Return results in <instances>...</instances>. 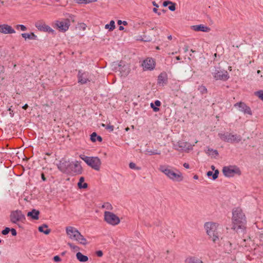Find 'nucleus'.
I'll return each instance as SVG.
<instances>
[{"mask_svg":"<svg viewBox=\"0 0 263 263\" xmlns=\"http://www.w3.org/2000/svg\"><path fill=\"white\" fill-rule=\"evenodd\" d=\"M129 167L130 168L135 170H140L141 169L140 167L137 166L136 164L134 162H130L129 164Z\"/></svg>","mask_w":263,"mask_h":263,"instance_id":"58836bf2","label":"nucleus"},{"mask_svg":"<svg viewBox=\"0 0 263 263\" xmlns=\"http://www.w3.org/2000/svg\"><path fill=\"white\" fill-rule=\"evenodd\" d=\"M96 254L98 257H102L103 255V252L101 250L96 251Z\"/></svg>","mask_w":263,"mask_h":263,"instance_id":"09e8293b","label":"nucleus"},{"mask_svg":"<svg viewBox=\"0 0 263 263\" xmlns=\"http://www.w3.org/2000/svg\"><path fill=\"white\" fill-rule=\"evenodd\" d=\"M119 30H123L124 29V28L122 26H120L119 27Z\"/></svg>","mask_w":263,"mask_h":263,"instance_id":"052dcab7","label":"nucleus"},{"mask_svg":"<svg viewBox=\"0 0 263 263\" xmlns=\"http://www.w3.org/2000/svg\"><path fill=\"white\" fill-rule=\"evenodd\" d=\"M41 178L43 181H45L46 180V178L45 175L43 173H42L41 174Z\"/></svg>","mask_w":263,"mask_h":263,"instance_id":"5fc2aeb1","label":"nucleus"},{"mask_svg":"<svg viewBox=\"0 0 263 263\" xmlns=\"http://www.w3.org/2000/svg\"><path fill=\"white\" fill-rule=\"evenodd\" d=\"M168 9L171 11H174L176 10V4L171 2L168 6Z\"/></svg>","mask_w":263,"mask_h":263,"instance_id":"a19ab883","label":"nucleus"},{"mask_svg":"<svg viewBox=\"0 0 263 263\" xmlns=\"http://www.w3.org/2000/svg\"><path fill=\"white\" fill-rule=\"evenodd\" d=\"M8 110L9 111L10 116L11 117H13L14 116L13 111L11 109L10 107L8 108Z\"/></svg>","mask_w":263,"mask_h":263,"instance_id":"864d4df0","label":"nucleus"},{"mask_svg":"<svg viewBox=\"0 0 263 263\" xmlns=\"http://www.w3.org/2000/svg\"><path fill=\"white\" fill-rule=\"evenodd\" d=\"M159 170L163 173L170 179H171L173 171L169 169L167 166L165 165H160Z\"/></svg>","mask_w":263,"mask_h":263,"instance_id":"4be33fe9","label":"nucleus"},{"mask_svg":"<svg viewBox=\"0 0 263 263\" xmlns=\"http://www.w3.org/2000/svg\"><path fill=\"white\" fill-rule=\"evenodd\" d=\"M40 212L36 209H32L31 211L28 212L27 216L30 217L33 220H38Z\"/></svg>","mask_w":263,"mask_h":263,"instance_id":"412c9836","label":"nucleus"},{"mask_svg":"<svg viewBox=\"0 0 263 263\" xmlns=\"http://www.w3.org/2000/svg\"><path fill=\"white\" fill-rule=\"evenodd\" d=\"M104 220L107 223L113 226L118 224L120 221L119 218L116 214L108 211L104 213Z\"/></svg>","mask_w":263,"mask_h":263,"instance_id":"0eeeda50","label":"nucleus"},{"mask_svg":"<svg viewBox=\"0 0 263 263\" xmlns=\"http://www.w3.org/2000/svg\"><path fill=\"white\" fill-rule=\"evenodd\" d=\"M152 4L154 6H155V8H158L159 7V5L156 3V2L155 1H153L152 2Z\"/></svg>","mask_w":263,"mask_h":263,"instance_id":"4d7b16f0","label":"nucleus"},{"mask_svg":"<svg viewBox=\"0 0 263 263\" xmlns=\"http://www.w3.org/2000/svg\"><path fill=\"white\" fill-rule=\"evenodd\" d=\"M10 230H11L10 228L6 227V228H5L4 230H3L2 231V234L3 235H6L8 234L9 233Z\"/></svg>","mask_w":263,"mask_h":263,"instance_id":"c03bdc74","label":"nucleus"},{"mask_svg":"<svg viewBox=\"0 0 263 263\" xmlns=\"http://www.w3.org/2000/svg\"><path fill=\"white\" fill-rule=\"evenodd\" d=\"M234 106H238L239 108V110L243 112L245 114H248L250 115H252L251 109L249 106H248L245 103L242 102H237L235 104Z\"/></svg>","mask_w":263,"mask_h":263,"instance_id":"4468645a","label":"nucleus"},{"mask_svg":"<svg viewBox=\"0 0 263 263\" xmlns=\"http://www.w3.org/2000/svg\"><path fill=\"white\" fill-rule=\"evenodd\" d=\"M191 28L195 31H202L204 32H208L211 30L209 27L203 24L192 26Z\"/></svg>","mask_w":263,"mask_h":263,"instance_id":"6ab92c4d","label":"nucleus"},{"mask_svg":"<svg viewBox=\"0 0 263 263\" xmlns=\"http://www.w3.org/2000/svg\"><path fill=\"white\" fill-rule=\"evenodd\" d=\"M167 39H168V40H171L172 39V35H168V36H167Z\"/></svg>","mask_w":263,"mask_h":263,"instance_id":"0e129e2a","label":"nucleus"},{"mask_svg":"<svg viewBox=\"0 0 263 263\" xmlns=\"http://www.w3.org/2000/svg\"><path fill=\"white\" fill-rule=\"evenodd\" d=\"M80 158L83 160L87 164H88L89 161L91 157H88L84 155H81L80 156Z\"/></svg>","mask_w":263,"mask_h":263,"instance_id":"4c0bfd02","label":"nucleus"},{"mask_svg":"<svg viewBox=\"0 0 263 263\" xmlns=\"http://www.w3.org/2000/svg\"><path fill=\"white\" fill-rule=\"evenodd\" d=\"M184 263H203L200 259L196 257H190L185 260Z\"/></svg>","mask_w":263,"mask_h":263,"instance_id":"bb28decb","label":"nucleus"},{"mask_svg":"<svg viewBox=\"0 0 263 263\" xmlns=\"http://www.w3.org/2000/svg\"><path fill=\"white\" fill-rule=\"evenodd\" d=\"M90 76V73L88 71L79 70L77 75L78 83L83 85L90 82L91 81Z\"/></svg>","mask_w":263,"mask_h":263,"instance_id":"423d86ee","label":"nucleus"},{"mask_svg":"<svg viewBox=\"0 0 263 263\" xmlns=\"http://www.w3.org/2000/svg\"><path fill=\"white\" fill-rule=\"evenodd\" d=\"M117 23L119 25H121V24H123V25H127L128 24L127 22L125 21H121V20H118L117 22Z\"/></svg>","mask_w":263,"mask_h":263,"instance_id":"49530a36","label":"nucleus"},{"mask_svg":"<svg viewBox=\"0 0 263 263\" xmlns=\"http://www.w3.org/2000/svg\"><path fill=\"white\" fill-rule=\"evenodd\" d=\"M198 90L200 91L201 95L205 94L208 92L206 88L203 85L199 86L198 88Z\"/></svg>","mask_w":263,"mask_h":263,"instance_id":"c9c22d12","label":"nucleus"},{"mask_svg":"<svg viewBox=\"0 0 263 263\" xmlns=\"http://www.w3.org/2000/svg\"><path fill=\"white\" fill-rule=\"evenodd\" d=\"M183 166L186 168H190V165L187 163H184L183 164Z\"/></svg>","mask_w":263,"mask_h":263,"instance_id":"6e6d98bb","label":"nucleus"},{"mask_svg":"<svg viewBox=\"0 0 263 263\" xmlns=\"http://www.w3.org/2000/svg\"><path fill=\"white\" fill-rule=\"evenodd\" d=\"M10 220L13 223H16L18 221L23 222L26 220L24 214L21 210H15L11 212L10 215Z\"/></svg>","mask_w":263,"mask_h":263,"instance_id":"6e6552de","label":"nucleus"},{"mask_svg":"<svg viewBox=\"0 0 263 263\" xmlns=\"http://www.w3.org/2000/svg\"><path fill=\"white\" fill-rule=\"evenodd\" d=\"M87 165L96 171H99L101 165V161L98 157H91Z\"/></svg>","mask_w":263,"mask_h":263,"instance_id":"f8f14e48","label":"nucleus"},{"mask_svg":"<svg viewBox=\"0 0 263 263\" xmlns=\"http://www.w3.org/2000/svg\"><path fill=\"white\" fill-rule=\"evenodd\" d=\"M211 168H212V170L213 171H215V166H214V165H212V166H211Z\"/></svg>","mask_w":263,"mask_h":263,"instance_id":"338daca9","label":"nucleus"},{"mask_svg":"<svg viewBox=\"0 0 263 263\" xmlns=\"http://www.w3.org/2000/svg\"><path fill=\"white\" fill-rule=\"evenodd\" d=\"M97 0H83V2H81V3L87 4L92 2H97Z\"/></svg>","mask_w":263,"mask_h":263,"instance_id":"3c124183","label":"nucleus"},{"mask_svg":"<svg viewBox=\"0 0 263 263\" xmlns=\"http://www.w3.org/2000/svg\"><path fill=\"white\" fill-rule=\"evenodd\" d=\"M218 136L223 141L229 143H238L241 140V137L239 135L236 134L233 135L232 134L226 133L224 134L219 133Z\"/></svg>","mask_w":263,"mask_h":263,"instance_id":"20e7f679","label":"nucleus"},{"mask_svg":"<svg viewBox=\"0 0 263 263\" xmlns=\"http://www.w3.org/2000/svg\"><path fill=\"white\" fill-rule=\"evenodd\" d=\"M28 107V105L27 104H25L23 107L22 108L25 109V110H26Z\"/></svg>","mask_w":263,"mask_h":263,"instance_id":"13d9d810","label":"nucleus"},{"mask_svg":"<svg viewBox=\"0 0 263 263\" xmlns=\"http://www.w3.org/2000/svg\"><path fill=\"white\" fill-rule=\"evenodd\" d=\"M145 152L148 154L149 155H160L161 152L160 151H158L157 149L152 151L148 149H146Z\"/></svg>","mask_w":263,"mask_h":263,"instance_id":"f704fd0d","label":"nucleus"},{"mask_svg":"<svg viewBox=\"0 0 263 263\" xmlns=\"http://www.w3.org/2000/svg\"><path fill=\"white\" fill-rule=\"evenodd\" d=\"M218 226L216 223L214 222H206L204 224V228L207 234L214 243H216L219 239V235L217 231Z\"/></svg>","mask_w":263,"mask_h":263,"instance_id":"7ed1b4c3","label":"nucleus"},{"mask_svg":"<svg viewBox=\"0 0 263 263\" xmlns=\"http://www.w3.org/2000/svg\"><path fill=\"white\" fill-rule=\"evenodd\" d=\"M57 166L61 172L67 175L74 176L82 173V167L80 162L78 161L71 162L69 160L62 159L57 164Z\"/></svg>","mask_w":263,"mask_h":263,"instance_id":"f257e3e1","label":"nucleus"},{"mask_svg":"<svg viewBox=\"0 0 263 263\" xmlns=\"http://www.w3.org/2000/svg\"><path fill=\"white\" fill-rule=\"evenodd\" d=\"M11 230H10V231L11 232V234L12 236H15L17 234V232H16V231L15 229L14 228H11L10 229Z\"/></svg>","mask_w":263,"mask_h":263,"instance_id":"de8ad7c7","label":"nucleus"},{"mask_svg":"<svg viewBox=\"0 0 263 263\" xmlns=\"http://www.w3.org/2000/svg\"><path fill=\"white\" fill-rule=\"evenodd\" d=\"M161 104V102L159 100H157L154 102V103H151V107L153 108L154 111L157 112L160 110L158 107L160 106Z\"/></svg>","mask_w":263,"mask_h":263,"instance_id":"c756f323","label":"nucleus"},{"mask_svg":"<svg viewBox=\"0 0 263 263\" xmlns=\"http://www.w3.org/2000/svg\"><path fill=\"white\" fill-rule=\"evenodd\" d=\"M19 27H20V29L22 31H26L27 30V27L24 25H20Z\"/></svg>","mask_w":263,"mask_h":263,"instance_id":"603ef678","label":"nucleus"},{"mask_svg":"<svg viewBox=\"0 0 263 263\" xmlns=\"http://www.w3.org/2000/svg\"><path fill=\"white\" fill-rule=\"evenodd\" d=\"M55 25L59 30L63 32L66 31L70 25V22L69 19H64L62 21H57Z\"/></svg>","mask_w":263,"mask_h":263,"instance_id":"9b49d317","label":"nucleus"},{"mask_svg":"<svg viewBox=\"0 0 263 263\" xmlns=\"http://www.w3.org/2000/svg\"><path fill=\"white\" fill-rule=\"evenodd\" d=\"M184 52H187L188 51V46H185L184 48Z\"/></svg>","mask_w":263,"mask_h":263,"instance_id":"680f3d73","label":"nucleus"},{"mask_svg":"<svg viewBox=\"0 0 263 263\" xmlns=\"http://www.w3.org/2000/svg\"><path fill=\"white\" fill-rule=\"evenodd\" d=\"M119 71L120 72V74L122 77H126L130 72V68L128 66L124 65H122L121 64H119Z\"/></svg>","mask_w":263,"mask_h":263,"instance_id":"aec40b11","label":"nucleus"},{"mask_svg":"<svg viewBox=\"0 0 263 263\" xmlns=\"http://www.w3.org/2000/svg\"><path fill=\"white\" fill-rule=\"evenodd\" d=\"M178 173H176L174 171L172 172L171 180L175 181L180 182L183 180V177L181 172L177 170Z\"/></svg>","mask_w":263,"mask_h":263,"instance_id":"b1692460","label":"nucleus"},{"mask_svg":"<svg viewBox=\"0 0 263 263\" xmlns=\"http://www.w3.org/2000/svg\"><path fill=\"white\" fill-rule=\"evenodd\" d=\"M168 77L166 72H162L158 76L157 84L163 86L167 83Z\"/></svg>","mask_w":263,"mask_h":263,"instance_id":"dca6fc26","label":"nucleus"},{"mask_svg":"<svg viewBox=\"0 0 263 263\" xmlns=\"http://www.w3.org/2000/svg\"><path fill=\"white\" fill-rule=\"evenodd\" d=\"M106 29H108L109 31H112L115 28V22L111 20L109 24H106L105 26Z\"/></svg>","mask_w":263,"mask_h":263,"instance_id":"72a5a7b5","label":"nucleus"},{"mask_svg":"<svg viewBox=\"0 0 263 263\" xmlns=\"http://www.w3.org/2000/svg\"><path fill=\"white\" fill-rule=\"evenodd\" d=\"M142 66L144 70H152L155 67V61L153 58H147L143 61Z\"/></svg>","mask_w":263,"mask_h":263,"instance_id":"2eb2a0df","label":"nucleus"},{"mask_svg":"<svg viewBox=\"0 0 263 263\" xmlns=\"http://www.w3.org/2000/svg\"><path fill=\"white\" fill-rule=\"evenodd\" d=\"M48 227L47 224H43L38 228V230L40 232L43 233L45 235H48L51 232V230L50 229H48Z\"/></svg>","mask_w":263,"mask_h":263,"instance_id":"393cba45","label":"nucleus"},{"mask_svg":"<svg viewBox=\"0 0 263 263\" xmlns=\"http://www.w3.org/2000/svg\"><path fill=\"white\" fill-rule=\"evenodd\" d=\"M35 26L40 31L48 32V33H52V34L55 33V32L53 29H52L49 26L46 25L44 23L41 22H36L35 24Z\"/></svg>","mask_w":263,"mask_h":263,"instance_id":"ddd939ff","label":"nucleus"},{"mask_svg":"<svg viewBox=\"0 0 263 263\" xmlns=\"http://www.w3.org/2000/svg\"><path fill=\"white\" fill-rule=\"evenodd\" d=\"M193 178L194 179H198V176L197 175H195L194 176Z\"/></svg>","mask_w":263,"mask_h":263,"instance_id":"e2e57ef3","label":"nucleus"},{"mask_svg":"<svg viewBox=\"0 0 263 263\" xmlns=\"http://www.w3.org/2000/svg\"><path fill=\"white\" fill-rule=\"evenodd\" d=\"M66 232L69 238L71 239L73 235H75L77 232H79L78 230L76 228L71 226H68L66 228Z\"/></svg>","mask_w":263,"mask_h":263,"instance_id":"5701e85b","label":"nucleus"},{"mask_svg":"<svg viewBox=\"0 0 263 263\" xmlns=\"http://www.w3.org/2000/svg\"><path fill=\"white\" fill-rule=\"evenodd\" d=\"M213 76L216 80H221L223 81L228 80L230 78L228 71L226 70H221L220 68L215 69V71L213 72Z\"/></svg>","mask_w":263,"mask_h":263,"instance_id":"1a4fd4ad","label":"nucleus"},{"mask_svg":"<svg viewBox=\"0 0 263 263\" xmlns=\"http://www.w3.org/2000/svg\"><path fill=\"white\" fill-rule=\"evenodd\" d=\"M20 25H17L16 26H15V28L17 30H19L20 29V27H19Z\"/></svg>","mask_w":263,"mask_h":263,"instance_id":"69168bd1","label":"nucleus"},{"mask_svg":"<svg viewBox=\"0 0 263 263\" xmlns=\"http://www.w3.org/2000/svg\"><path fill=\"white\" fill-rule=\"evenodd\" d=\"M0 32L4 34L14 33L15 31L11 26L7 24L0 25Z\"/></svg>","mask_w":263,"mask_h":263,"instance_id":"a211bd4d","label":"nucleus"},{"mask_svg":"<svg viewBox=\"0 0 263 263\" xmlns=\"http://www.w3.org/2000/svg\"><path fill=\"white\" fill-rule=\"evenodd\" d=\"M205 153L208 155L217 156L219 155L218 152L217 150H214L212 148H211L209 147L206 148V149L205 150Z\"/></svg>","mask_w":263,"mask_h":263,"instance_id":"2f4dec72","label":"nucleus"},{"mask_svg":"<svg viewBox=\"0 0 263 263\" xmlns=\"http://www.w3.org/2000/svg\"><path fill=\"white\" fill-rule=\"evenodd\" d=\"M67 245L68 246H69V247L71 249H73L74 251H78L80 249L79 247H78L77 246H76V245H74V244H73L72 243H71V242H68L67 243Z\"/></svg>","mask_w":263,"mask_h":263,"instance_id":"e433bc0d","label":"nucleus"},{"mask_svg":"<svg viewBox=\"0 0 263 263\" xmlns=\"http://www.w3.org/2000/svg\"><path fill=\"white\" fill-rule=\"evenodd\" d=\"M102 207L104 208H106L107 210H111L112 209V205L109 202L104 203V204L102 205Z\"/></svg>","mask_w":263,"mask_h":263,"instance_id":"79ce46f5","label":"nucleus"},{"mask_svg":"<svg viewBox=\"0 0 263 263\" xmlns=\"http://www.w3.org/2000/svg\"><path fill=\"white\" fill-rule=\"evenodd\" d=\"M171 3V1H165L163 3V7H167V6H168Z\"/></svg>","mask_w":263,"mask_h":263,"instance_id":"8fccbe9b","label":"nucleus"},{"mask_svg":"<svg viewBox=\"0 0 263 263\" xmlns=\"http://www.w3.org/2000/svg\"><path fill=\"white\" fill-rule=\"evenodd\" d=\"M153 11L154 12H155L156 13H158V12L157 8H154Z\"/></svg>","mask_w":263,"mask_h":263,"instance_id":"bf43d9fd","label":"nucleus"},{"mask_svg":"<svg viewBox=\"0 0 263 263\" xmlns=\"http://www.w3.org/2000/svg\"><path fill=\"white\" fill-rule=\"evenodd\" d=\"M90 139L92 142H96L97 141L102 142L103 140L102 138L100 136L98 135L96 132H93L90 135Z\"/></svg>","mask_w":263,"mask_h":263,"instance_id":"a878e982","label":"nucleus"},{"mask_svg":"<svg viewBox=\"0 0 263 263\" xmlns=\"http://www.w3.org/2000/svg\"><path fill=\"white\" fill-rule=\"evenodd\" d=\"M102 125L103 127H105V128L106 129H109L110 132H112L114 130V127L113 125H105V124H102Z\"/></svg>","mask_w":263,"mask_h":263,"instance_id":"37998d69","label":"nucleus"},{"mask_svg":"<svg viewBox=\"0 0 263 263\" xmlns=\"http://www.w3.org/2000/svg\"><path fill=\"white\" fill-rule=\"evenodd\" d=\"M255 96H257L260 100L263 101V90H259L254 92Z\"/></svg>","mask_w":263,"mask_h":263,"instance_id":"ea45409f","label":"nucleus"},{"mask_svg":"<svg viewBox=\"0 0 263 263\" xmlns=\"http://www.w3.org/2000/svg\"><path fill=\"white\" fill-rule=\"evenodd\" d=\"M223 175L228 177H233L235 174L240 175L241 171L238 167L235 165L224 166L222 168Z\"/></svg>","mask_w":263,"mask_h":263,"instance_id":"39448f33","label":"nucleus"},{"mask_svg":"<svg viewBox=\"0 0 263 263\" xmlns=\"http://www.w3.org/2000/svg\"><path fill=\"white\" fill-rule=\"evenodd\" d=\"M77 259L80 262H86L88 260V257L79 252L76 254Z\"/></svg>","mask_w":263,"mask_h":263,"instance_id":"c85d7f7f","label":"nucleus"},{"mask_svg":"<svg viewBox=\"0 0 263 263\" xmlns=\"http://www.w3.org/2000/svg\"><path fill=\"white\" fill-rule=\"evenodd\" d=\"M218 174H219V171L218 170H215L214 173L212 171H208L206 173V175L209 177L212 176V180H216L218 178Z\"/></svg>","mask_w":263,"mask_h":263,"instance_id":"7c9ffc66","label":"nucleus"},{"mask_svg":"<svg viewBox=\"0 0 263 263\" xmlns=\"http://www.w3.org/2000/svg\"><path fill=\"white\" fill-rule=\"evenodd\" d=\"M21 35L25 40L27 39H28L30 40H37V36L33 32H31L30 34L26 33H22Z\"/></svg>","mask_w":263,"mask_h":263,"instance_id":"cd10ccee","label":"nucleus"},{"mask_svg":"<svg viewBox=\"0 0 263 263\" xmlns=\"http://www.w3.org/2000/svg\"><path fill=\"white\" fill-rule=\"evenodd\" d=\"M194 145H192L191 143L185 142L184 140L179 141L177 144L175 145L176 149L178 151H182L185 152H189V151L193 149Z\"/></svg>","mask_w":263,"mask_h":263,"instance_id":"9d476101","label":"nucleus"},{"mask_svg":"<svg viewBox=\"0 0 263 263\" xmlns=\"http://www.w3.org/2000/svg\"><path fill=\"white\" fill-rule=\"evenodd\" d=\"M71 239L77 241L80 244L86 245L87 243L86 239L79 231L75 235H73Z\"/></svg>","mask_w":263,"mask_h":263,"instance_id":"f3484780","label":"nucleus"},{"mask_svg":"<svg viewBox=\"0 0 263 263\" xmlns=\"http://www.w3.org/2000/svg\"><path fill=\"white\" fill-rule=\"evenodd\" d=\"M84 178L83 177H81L79 179V181L78 183V186L79 189H86L88 187V184L86 183H84L83 184L82 182L84 181Z\"/></svg>","mask_w":263,"mask_h":263,"instance_id":"473e14b6","label":"nucleus"},{"mask_svg":"<svg viewBox=\"0 0 263 263\" xmlns=\"http://www.w3.org/2000/svg\"><path fill=\"white\" fill-rule=\"evenodd\" d=\"M162 12H163V13H165V12H166V10H164V9H163V10H162Z\"/></svg>","mask_w":263,"mask_h":263,"instance_id":"774afa93","label":"nucleus"},{"mask_svg":"<svg viewBox=\"0 0 263 263\" xmlns=\"http://www.w3.org/2000/svg\"><path fill=\"white\" fill-rule=\"evenodd\" d=\"M53 260L54 262H60L61 261L60 257L58 255H55L53 257Z\"/></svg>","mask_w":263,"mask_h":263,"instance_id":"a18cd8bd","label":"nucleus"},{"mask_svg":"<svg viewBox=\"0 0 263 263\" xmlns=\"http://www.w3.org/2000/svg\"><path fill=\"white\" fill-rule=\"evenodd\" d=\"M232 229L237 232H242L246 228V218L240 208H236L232 211Z\"/></svg>","mask_w":263,"mask_h":263,"instance_id":"f03ea898","label":"nucleus"}]
</instances>
